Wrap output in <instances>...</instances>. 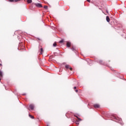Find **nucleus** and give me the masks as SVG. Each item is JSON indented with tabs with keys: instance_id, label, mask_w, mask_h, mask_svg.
<instances>
[{
	"instance_id": "nucleus-16",
	"label": "nucleus",
	"mask_w": 126,
	"mask_h": 126,
	"mask_svg": "<svg viewBox=\"0 0 126 126\" xmlns=\"http://www.w3.org/2000/svg\"><path fill=\"white\" fill-rule=\"evenodd\" d=\"M10 2H14V0H9Z\"/></svg>"
},
{
	"instance_id": "nucleus-4",
	"label": "nucleus",
	"mask_w": 126,
	"mask_h": 126,
	"mask_svg": "<svg viewBox=\"0 0 126 126\" xmlns=\"http://www.w3.org/2000/svg\"><path fill=\"white\" fill-rule=\"evenodd\" d=\"M29 107L31 109L34 110V105L30 104L29 106Z\"/></svg>"
},
{
	"instance_id": "nucleus-1",
	"label": "nucleus",
	"mask_w": 126,
	"mask_h": 126,
	"mask_svg": "<svg viewBox=\"0 0 126 126\" xmlns=\"http://www.w3.org/2000/svg\"><path fill=\"white\" fill-rule=\"evenodd\" d=\"M65 68H66V69H70V70H72V68L71 67H70V66L69 65H66L65 66Z\"/></svg>"
},
{
	"instance_id": "nucleus-2",
	"label": "nucleus",
	"mask_w": 126,
	"mask_h": 126,
	"mask_svg": "<svg viewBox=\"0 0 126 126\" xmlns=\"http://www.w3.org/2000/svg\"><path fill=\"white\" fill-rule=\"evenodd\" d=\"M34 5H35V6H36L37 7H42V4L40 3H35Z\"/></svg>"
},
{
	"instance_id": "nucleus-19",
	"label": "nucleus",
	"mask_w": 126,
	"mask_h": 126,
	"mask_svg": "<svg viewBox=\"0 0 126 126\" xmlns=\"http://www.w3.org/2000/svg\"><path fill=\"white\" fill-rule=\"evenodd\" d=\"M71 50H72V51H74L75 50V49H74V48L73 47L71 48Z\"/></svg>"
},
{
	"instance_id": "nucleus-7",
	"label": "nucleus",
	"mask_w": 126,
	"mask_h": 126,
	"mask_svg": "<svg viewBox=\"0 0 126 126\" xmlns=\"http://www.w3.org/2000/svg\"><path fill=\"white\" fill-rule=\"evenodd\" d=\"M43 48H40V53L41 55H42L43 54Z\"/></svg>"
},
{
	"instance_id": "nucleus-3",
	"label": "nucleus",
	"mask_w": 126,
	"mask_h": 126,
	"mask_svg": "<svg viewBox=\"0 0 126 126\" xmlns=\"http://www.w3.org/2000/svg\"><path fill=\"white\" fill-rule=\"evenodd\" d=\"M94 107L95 109H97V108H100V105H99L98 104H95L94 105Z\"/></svg>"
},
{
	"instance_id": "nucleus-13",
	"label": "nucleus",
	"mask_w": 126,
	"mask_h": 126,
	"mask_svg": "<svg viewBox=\"0 0 126 126\" xmlns=\"http://www.w3.org/2000/svg\"><path fill=\"white\" fill-rule=\"evenodd\" d=\"M53 47H57V43L55 42V43L53 44Z\"/></svg>"
},
{
	"instance_id": "nucleus-21",
	"label": "nucleus",
	"mask_w": 126,
	"mask_h": 126,
	"mask_svg": "<svg viewBox=\"0 0 126 126\" xmlns=\"http://www.w3.org/2000/svg\"><path fill=\"white\" fill-rule=\"evenodd\" d=\"M88 2H90V0H87Z\"/></svg>"
},
{
	"instance_id": "nucleus-22",
	"label": "nucleus",
	"mask_w": 126,
	"mask_h": 126,
	"mask_svg": "<svg viewBox=\"0 0 126 126\" xmlns=\"http://www.w3.org/2000/svg\"><path fill=\"white\" fill-rule=\"evenodd\" d=\"M74 89H76V87H74Z\"/></svg>"
},
{
	"instance_id": "nucleus-9",
	"label": "nucleus",
	"mask_w": 126,
	"mask_h": 126,
	"mask_svg": "<svg viewBox=\"0 0 126 126\" xmlns=\"http://www.w3.org/2000/svg\"><path fill=\"white\" fill-rule=\"evenodd\" d=\"M0 77H2V72L0 71Z\"/></svg>"
},
{
	"instance_id": "nucleus-8",
	"label": "nucleus",
	"mask_w": 126,
	"mask_h": 126,
	"mask_svg": "<svg viewBox=\"0 0 126 126\" xmlns=\"http://www.w3.org/2000/svg\"><path fill=\"white\" fill-rule=\"evenodd\" d=\"M32 2V0H27L28 3H31Z\"/></svg>"
},
{
	"instance_id": "nucleus-11",
	"label": "nucleus",
	"mask_w": 126,
	"mask_h": 126,
	"mask_svg": "<svg viewBox=\"0 0 126 126\" xmlns=\"http://www.w3.org/2000/svg\"><path fill=\"white\" fill-rule=\"evenodd\" d=\"M76 118L78 119V122H79V121H82V120H81V119H80V118H78V117H77V116H76Z\"/></svg>"
},
{
	"instance_id": "nucleus-12",
	"label": "nucleus",
	"mask_w": 126,
	"mask_h": 126,
	"mask_svg": "<svg viewBox=\"0 0 126 126\" xmlns=\"http://www.w3.org/2000/svg\"><path fill=\"white\" fill-rule=\"evenodd\" d=\"M75 124H76V125H79V121H78V120H77L75 122Z\"/></svg>"
},
{
	"instance_id": "nucleus-20",
	"label": "nucleus",
	"mask_w": 126,
	"mask_h": 126,
	"mask_svg": "<svg viewBox=\"0 0 126 126\" xmlns=\"http://www.w3.org/2000/svg\"><path fill=\"white\" fill-rule=\"evenodd\" d=\"M75 92H76V93H77V92H78V90H75Z\"/></svg>"
},
{
	"instance_id": "nucleus-18",
	"label": "nucleus",
	"mask_w": 126,
	"mask_h": 126,
	"mask_svg": "<svg viewBox=\"0 0 126 126\" xmlns=\"http://www.w3.org/2000/svg\"><path fill=\"white\" fill-rule=\"evenodd\" d=\"M0 66L1 67V68H2V64L1 63H0Z\"/></svg>"
},
{
	"instance_id": "nucleus-10",
	"label": "nucleus",
	"mask_w": 126,
	"mask_h": 126,
	"mask_svg": "<svg viewBox=\"0 0 126 126\" xmlns=\"http://www.w3.org/2000/svg\"><path fill=\"white\" fill-rule=\"evenodd\" d=\"M29 117L31 118V119H34V116L29 114Z\"/></svg>"
},
{
	"instance_id": "nucleus-5",
	"label": "nucleus",
	"mask_w": 126,
	"mask_h": 126,
	"mask_svg": "<svg viewBox=\"0 0 126 126\" xmlns=\"http://www.w3.org/2000/svg\"><path fill=\"white\" fill-rule=\"evenodd\" d=\"M106 21H107V22H110V17L108 16H106Z\"/></svg>"
},
{
	"instance_id": "nucleus-14",
	"label": "nucleus",
	"mask_w": 126,
	"mask_h": 126,
	"mask_svg": "<svg viewBox=\"0 0 126 126\" xmlns=\"http://www.w3.org/2000/svg\"><path fill=\"white\" fill-rule=\"evenodd\" d=\"M21 0H14V2H17L18 1H20Z\"/></svg>"
},
{
	"instance_id": "nucleus-15",
	"label": "nucleus",
	"mask_w": 126,
	"mask_h": 126,
	"mask_svg": "<svg viewBox=\"0 0 126 126\" xmlns=\"http://www.w3.org/2000/svg\"><path fill=\"white\" fill-rule=\"evenodd\" d=\"M44 8H45V9H48V6L45 5V6H44Z\"/></svg>"
},
{
	"instance_id": "nucleus-6",
	"label": "nucleus",
	"mask_w": 126,
	"mask_h": 126,
	"mask_svg": "<svg viewBox=\"0 0 126 126\" xmlns=\"http://www.w3.org/2000/svg\"><path fill=\"white\" fill-rule=\"evenodd\" d=\"M70 45H71L70 42H67V44H66L67 47H68V48H69V47H70Z\"/></svg>"
},
{
	"instance_id": "nucleus-17",
	"label": "nucleus",
	"mask_w": 126,
	"mask_h": 126,
	"mask_svg": "<svg viewBox=\"0 0 126 126\" xmlns=\"http://www.w3.org/2000/svg\"><path fill=\"white\" fill-rule=\"evenodd\" d=\"M64 40L63 39H62V40H61L60 41H59V43H63Z\"/></svg>"
}]
</instances>
